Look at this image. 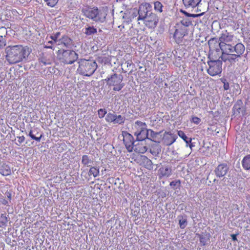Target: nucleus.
<instances>
[{"instance_id": "1", "label": "nucleus", "mask_w": 250, "mask_h": 250, "mask_svg": "<svg viewBox=\"0 0 250 250\" xmlns=\"http://www.w3.org/2000/svg\"><path fill=\"white\" fill-rule=\"evenodd\" d=\"M31 50L27 46L9 45L5 48L6 60L10 64H14L26 60Z\"/></svg>"}, {"instance_id": "2", "label": "nucleus", "mask_w": 250, "mask_h": 250, "mask_svg": "<svg viewBox=\"0 0 250 250\" xmlns=\"http://www.w3.org/2000/svg\"><path fill=\"white\" fill-rule=\"evenodd\" d=\"M82 12L86 18L94 21L101 23L105 21L107 16L106 11L96 6L84 5L82 8Z\"/></svg>"}, {"instance_id": "3", "label": "nucleus", "mask_w": 250, "mask_h": 250, "mask_svg": "<svg viewBox=\"0 0 250 250\" xmlns=\"http://www.w3.org/2000/svg\"><path fill=\"white\" fill-rule=\"evenodd\" d=\"M233 39V36L228 32L227 31H225L221 34L218 40L215 38H211L208 41V43L210 46L213 44L218 43L220 49L226 52L228 49L231 47Z\"/></svg>"}, {"instance_id": "4", "label": "nucleus", "mask_w": 250, "mask_h": 250, "mask_svg": "<svg viewBox=\"0 0 250 250\" xmlns=\"http://www.w3.org/2000/svg\"><path fill=\"white\" fill-rule=\"evenodd\" d=\"M78 71L85 76H91L97 68V64L95 61L92 60L81 59L79 62Z\"/></svg>"}, {"instance_id": "5", "label": "nucleus", "mask_w": 250, "mask_h": 250, "mask_svg": "<svg viewBox=\"0 0 250 250\" xmlns=\"http://www.w3.org/2000/svg\"><path fill=\"white\" fill-rule=\"evenodd\" d=\"M123 80V76L115 73L112 69L110 75L104 79V81L109 86H113L114 91H119L125 86V83H122Z\"/></svg>"}, {"instance_id": "6", "label": "nucleus", "mask_w": 250, "mask_h": 250, "mask_svg": "<svg viewBox=\"0 0 250 250\" xmlns=\"http://www.w3.org/2000/svg\"><path fill=\"white\" fill-rule=\"evenodd\" d=\"M57 58L64 64H71L78 60V55L73 50L60 49L58 50Z\"/></svg>"}, {"instance_id": "7", "label": "nucleus", "mask_w": 250, "mask_h": 250, "mask_svg": "<svg viewBox=\"0 0 250 250\" xmlns=\"http://www.w3.org/2000/svg\"><path fill=\"white\" fill-rule=\"evenodd\" d=\"M207 63L209 66L207 72L209 75L214 76L222 72V61L221 59L220 60L219 58L216 59L213 57L209 56Z\"/></svg>"}, {"instance_id": "8", "label": "nucleus", "mask_w": 250, "mask_h": 250, "mask_svg": "<svg viewBox=\"0 0 250 250\" xmlns=\"http://www.w3.org/2000/svg\"><path fill=\"white\" fill-rule=\"evenodd\" d=\"M153 13L152 11V6L148 3L142 4L140 6L138 10V21H145L146 18L150 16Z\"/></svg>"}, {"instance_id": "9", "label": "nucleus", "mask_w": 250, "mask_h": 250, "mask_svg": "<svg viewBox=\"0 0 250 250\" xmlns=\"http://www.w3.org/2000/svg\"><path fill=\"white\" fill-rule=\"evenodd\" d=\"M124 137V143L128 152H132L133 149L135 141L133 136L126 131L122 132Z\"/></svg>"}, {"instance_id": "10", "label": "nucleus", "mask_w": 250, "mask_h": 250, "mask_svg": "<svg viewBox=\"0 0 250 250\" xmlns=\"http://www.w3.org/2000/svg\"><path fill=\"white\" fill-rule=\"evenodd\" d=\"M105 120L107 122L112 123L114 124L123 125L125 123V118L121 115H117L109 112L106 116Z\"/></svg>"}, {"instance_id": "11", "label": "nucleus", "mask_w": 250, "mask_h": 250, "mask_svg": "<svg viewBox=\"0 0 250 250\" xmlns=\"http://www.w3.org/2000/svg\"><path fill=\"white\" fill-rule=\"evenodd\" d=\"M222 54L219 57L222 61L224 62H229L231 64H234L235 62L239 61L240 58L238 55L233 54L232 52H225V51H221Z\"/></svg>"}, {"instance_id": "12", "label": "nucleus", "mask_w": 250, "mask_h": 250, "mask_svg": "<svg viewBox=\"0 0 250 250\" xmlns=\"http://www.w3.org/2000/svg\"><path fill=\"white\" fill-rule=\"evenodd\" d=\"M245 51V47L243 44L239 42L236 44L232 43L231 47L229 48L227 52H235L236 55H238V57L241 58L242 55Z\"/></svg>"}, {"instance_id": "13", "label": "nucleus", "mask_w": 250, "mask_h": 250, "mask_svg": "<svg viewBox=\"0 0 250 250\" xmlns=\"http://www.w3.org/2000/svg\"><path fill=\"white\" fill-rule=\"evenodd\" d=\"M229 170V166L226 163L218 165L215 168L214 172L216 176L221 178L225 176Z\"/></svg>"}, {"instance_id": "14", "label": "nucleus", "mask_w": 250, "mask_h": 250, "mask_svg": "<svg viewBox=\"0 0 250 250\" xmlns=\"http://www.w3.org/2000/svg\"><path fill=\"white\" fill-rule=\"evenodd\" d=\"M158 21V16L153 13L150 16L146 18V19L144 21V22L147 27L154 28L156 26Z\"/></svg>"}, {"instance_id": "15", "label": "nucleus", "mask_w": 250, "mask_h": 250, "mask_svg": "<svg viewBox=\"0 0 250 250\" xmlns=\"http://www.w3.org/2000/svg\"><path fill=\"white\" fill-rule=\"evenodd\" d=\"M134 135L136 136L138 141H143L146 139H149V129L146 128V129L139 130L135 132Z\"/></svg>"}, {"instance_id": "16", "label": "nucleus", "mask_w": 250, "mask_h": 250, "mask_svg": "<svg viewBox=\"0 0 250 250\" xmlns=\"http://www.w3.org/2000/svg\"><path fill=\"white\" fill-rule=\"evenodd\" d=\"M38 60L40 63H42L44 65L50 64L51 63L49 55L46 52H42L40 54Z\"/></svg>"}, {"instance_id": "17", "label": "nucleus", "mask_w": 250, "mask_h": 250, "mask_svg": "<svg viewBox=\"0 0 250 250\" xmlns=\"http://www.w3.org/2000/svg\"><path fill=\"white\" fill-rule=\"evenodd\" d=\"M160 177H168L172 173L171 167L163 166L159 169Z\"/></svg>"}, {"instance_id": "18", "label": "nucleus", "mask_w": 250, "mask_h": 250, "mask_svg": "<svg viewBox=\"0 0 250 250\" xmlns=\"http://www.w3.org/2000/svg\"><path fill=\"white\" fill-rule=\"evenodd\" d=\"M183 3L187 8H196L201 0H182Z\"/></svg>"}, {"instance_id": "19", "label": "nucleus", "mask_w": 250, "mask_h": 250, "mask_svg": "<svg viewBox=\"0 0 250 250\" xmlns=\"http://www.w3.org/2000/svg\"><path fill=\"white\" fill-rule=\"evenodd\" d=\"M141 160L145 168L150 170L153 168V164L152 161L146 156L142 155L141 156Z\"/></svg>"}, {"instance_id": "20", "label": "nucleus", "mask_w": 250, "mask_h": 250, "mask_svg": "<svg viewBox=\"0 0 250 250\" xmlns=\"http://www.w3.org/2000/svg\"><path fill=\"white\" fill-rule=\"evenodd\" d=\"M0 173L3 176H8L11 174V168L8 165L5 163L0 164Z\"/></svg>"}, {"instance_id": "21", "label": "nucleus", "mask_w": 250, "mask_h": 250, "mask_svg": "<svg viewBox=\"0 0 250 250\" xmlns=\"http://www.w3.org/2000/svg\"><path fill=\"white\" fill-rule=\"evenodd\" d=\"M243 103L241 100H238L233 107L234 114L238 115L243 112Z\"/></svg>"}, {"instance_id": "22", "label": "nucleus", "mask_w": 250, "mask_h": 250, "mask_svg": "<svg viewBox=\"0 0 250 250\" xmlns=\"http://www.w3.org/2000/svg\"><path fill=\"white\" fill-rule=\"evenodd\" d=\"M165 134L167 135L165 138V140L167 146H170L175 142L177 138L176 135L170 132H165Z\"/></svg>"}, {"instance_id": "23", "label": "nucleus", "mask_w": 250, "mask_h": 250, "mask_svg": "<svg viewBox=\"0 0 250 250\" xmlns=\"http://www.w3.org/2000/svg\"><path fill=\"white\" fill-rule=\"evenodd\" d=\"M63 44L67 48H71L73 45L72 40L67 36H63L61 39H59V42Z\"/></svg>"}, {"instance_id": "24", "label": "nucleus", "mask_w": 250, "mask_h": 250, "mask_svg": "<svg viewBox=\"0 0 250 250\" xmlns=\"http://www.w3.org/2000/svg\"><path fill=\"white\" fill-rule=\"evenodd\" d=\"M192 24L191 18L187 17H183L180 21L176 23L178 27L180 26H185L188 27Z\"/></svg>"}, {"instance_id": "25", "label": "nucleus", "mask_w": 250, "mask_h": 250, "mask_svg": "<svg viewBox=\"0 0 250 250\" xmlns=\"http://www.w3.org/2000/svg\"><path fill=\"white\" fill-rule=\"evenodd\" d=\"M177 219L178 220L180 228L182 229H185L188 225L187 216L186 215H179L177 217Z\"/></svg>"}, {"instance_id": "26", "label": "nucleus", "mask_w": 250, "mask_h": 250, "mask_svg": "<svg viewBox=\"0 0 250 250\" xmlns=\"http://www.w3.org/2000/svg\"><path fill=\"white\" fill-rule=\"evenodd\" d=\"M186 35V34L183 33V31H180L179 29L176 28L174 34L173 35V37L175 39L176 42L177 43H179Z\"/></svg>"}, {"instance_id": "27", "label": "nucleus", "mask_w": 250, "mask_h": 250, "mask_svg": "<svg viewBox=\"0 0 250 250\" xmlns=\"http://www.w3.org/2000/svg\"><path fill=\"white\" fill-rule=\"evenodd\" d=\"M150 152L154 156H158L161 151V146L159 145H154L149 150Z\"/></svg>"}, {"instance_id": "28", "label": "nucleus", "mask_w": 250, "mask_h": 250, "mask_svg": "<svg viewBox=\"0 0 250 250\" xmlns=\"http://www.w3.org/2000/svg\"><path fill=\"white\" fill-rule=\"evenodd\" d=\"M242 165L245 170L250 169V154L244 157L242 161Z\"/></svg>"}, {"instance_id": "29", "label": "nucleus", "mask_w": 250, "mask_h": 250, "mask_svg": "<svg viewBox=\"0 0 250 250\" xmlns=\"http://www.w3.org/2000/svg\"><path fill=\"white\" fill-rule=\"evenodd\" d=\"M82 163L84 166L90 167V164L93 163V161L87 155H83L82 158Z\"/></svg>"}, {"instance_id": "30", "label": "nucleus", "mask_w": 250, "mask_h": 250, "mask_svg": "<svg viewBox=\"0 0 250 250\" xmlns=\"http://www.w3.org/2000/svg\"><path fill=\"white\" fill-rule=\"evenodd\" d=\"M84 33L87 36H91L97 33V29L93 26H88L85 28Z\"/></svg>"}, {"instance_id": "31", "label": "nucleus", "mask_w": 250, "mask_h": 250, "mask_svg": "<svg viewBox=\"0 0 250 250\" xmlns=\"http://www.w3.org/2000/svg\"><path fill=\"white\" fill-rule=\"evenodd\" d=\"M134 126L136 128L137 131H138L139 130L146 129V124L141 121H137L135 123Z\"/></svg>"}, {"instance_id": "32", "label": "nucleus", "mask_w": 250, "mask_h": 250, "mask_svg": "<svg viewBox=\"0 0 250 250\" xmlns=\"http://www.w3.org/2000/svg\"><path fill=\"white\" fill-rule=\"evenodd\" d=\"M8 219L5 214H1L0 216V227L4 228L6 226Z\"/></svg>"}, {"instance_id": "33", "label": "nucleus", "mask_w": 250, "mask_h": 250, "mask_svg": "<svg viewBox=\"0 0 250 250\" xmlns=\"http://www.w3.org/2000/svg\"><path fill=\"white\" fill-rule=\"evenodd\" d=\"M154 9L156 11L159 13H162L163 11V8L164 6L161 2L159 1H154Z\"/></svg>"}, {"instance_id": "34", "label": "nucleus", "mask_w": 250, "mask_h": 250, "mask_svg": "<svg viewBox=\"0 0 250 250\" xmlns=\"http://www.w3.org/2000/svg\"><path fill=\"white\" fill-rule=\"evenodd\" d=\"M99 174V169L97 167H92L89 171V175H92L94 177H96Z\"/></svg>"}, {"instance_id": "35", "label": "nucleus", "mask_w": 250, "mask_h": 250, "mask_svg": "<svg viewBox=\"0 0 250 250\" xmlns=\"http://www.w3.org/2000/svg\"><path fill=\"white\" fill-rule=\"evenodd\" d=\"M28 135L33 140H35L38 142L41 141V139L43 136L42 134H41L40 137H36L33 133L32 130H30L29 132Z\"/></svg>"}, {"instance_id": "36", "label": "nucleus", "mask_w": 250, "mask_h": 250, "mask_svg": "<svg viewBox=\"0 0 250 250\" xmlns=\"http://www.w3.org/2000/svg\"><path fill=\"white\" fill-rule=\"evenodd\" d=\"M170 186L174 189L179 188L181 186V182L179 180L173 181L170 183Z\"/></svg>"}, {"instance_id": "37", "label": "nucleus", "mask_w": 250, "mask_h": 250, "mask_svg": "<svg viewBox=\"0 0 250 250\" xmlns=\"http://www.w3.org/2000/svg\"><path fill=\"white\" fill-rule=\"evenodd\" d=\"M131 214L135 217H138L140 212V208L138 207H134L131 208Z\"/></svg>"}, {"instance_id": "38", "label": "nucleus", "mask_w": 250, "mask_h": 250, "mask_svg": "<svg viewBox=\"0 0 250 250\" xmlns=\"http://www.w3.org/2000/svg\"><path fill=\"white\" fill-rule=\"evenodd\" d=\"M178 135L185 142L188 140V137L186 134L182 130H179L177 132Z\"/></svg>"}, {"instance_id": "39", "label": "nucleus", "mask_w": 250, "mask_h": 250, "mask_svg": "<svg viewBox=\"0 0 250 250\" xmlns=\"http://www.w3.org/2000/svg\"><path fill=\"white\" fill-rule=\"evenodd\" d=\"M107 111L105 109L101 108L98 111V116L100 118H103L104 117L105 115L106 114Z\"/></svg>"}, {"instance_id": "40", "label": "nucleus", "mask_w": 250, "mask_h": 250, "mask_svg": "<svg viewBox=\"0 0 250 250\" xmlns=\"http://www.w3.org/2000/svg\"><path fill=\"white\" fill-rule=\"evenodd\" d=\"M60 35H61V33L60 32H57L55 34H54V35H51L50 36V38L52 40H54V42H59V39L58 40V39H59Z\"/></svg>"}, {"instance_id": "41", "label": "nucleus", "mask_w": 250, "mask_h": 250, "mask_svg": "<svg viewBox=\"0 0 250 250\" xmlns=\"http://www.w3.org/2000/svg\"><path fill=\"white\" fill-rule=\"evenodd\" d=\"M180 11H181V12L183 13V14H184L185 15V17H189L190 18L191 17L195 18V17H197L199 16V15L189 14V13H188L186 11L183 10H181Z\"/></svg>"}, {"instance_id": "42", "label": "nucleus", "mask_w": 250, "mask_h": 250, "mask_svg": "<svg viewBox=\"0 0 250 250\" xmlns=\"http://www.w3.org/2000/svg\"><path fill=\"white\" fill-rule=\"evenodd\" d=\"M180 26V27H178V25L176 24L175 27V28H177L180 31H183V33H184L186 35L188 34V29H187L188 27L186 26Z\"/></svg>"}, {"instance_id": "43", "label": "nucleus", "mask_w": 250, "mask_h": 250, "mask_svg": "<svg viewBox=\"0 0 250 250\" xmlns=\"http://www.w3.org/2000/svg\"><path fill=\"white\" fill-rule=\"evenodd\" d=\"M185 142L186 143V146H189L191 149L195 146L194 143L192 142V139L191 138H188V140Z\"/></svg>"}, {"instance_id": "44", "label": "nucleus", "mask_w": 250, "mask_h": 250, "mask_svg": "<svg viewBox=\"0 0 250 250\" xmlns=\"http://www.w3.org/2000/svg\"><path fill=\"white\" fill-rule=\"evenodd\" d=\"M59 0H44L47 2V4L51 7L54 6L58 2Z\"/></svg>"}, {"instance_id": "45", "label": "nucleus", "mask_w": 250, "mask_h": 250, "mask_svg": "<svg viewBox=\"0 0 250 250\" xmlns=\"http://www.w3.org/2000/svg\"><path fill=\"white\" fill-rule=\"evenodd\" d=\"M221 82L224 83L223 88L224 90H228L229 88V85L227 80L225 79H222Z\"/></svg>"}, {"instance_id": "46", "label": "nucleus", "mask_w": 250, "mask_h": 250, "mask_svg": "<svg viewBox=\"0 0 250 250\" xmlns=\"http://www.w3.org/2000/svg\"><path fill=\"white\" fill-rule=\"evenodd\" d=\"M150 132V134L149 135L150 137L153 139L156 138L158 135L160 134V132H156L153 131L151 129H149V132Z\"/></svg>"}, {"instance_id": "47", "label": "nucleus", "mask_w": 250, "mask_h": 250, "mask_svg": "<svg viewBox=\"0 0 250 250\" xmlns=\"http://www.w3.org/2000/svg\"><path fill=\"white\" fill-rule=\"evenodd\" d=\"M200 242L202 245L205 246L207 244V239L203 235L200 236Z\"/></svg>"}, {"instance_id": "48", "label": "nucleus", "mask_w": 250, "mask_h": 250, "mask_svg": "<svg viewBox=\"0 0 250 250\" xmlns=\"http://www.w3.org/2000/svg\"><path fill=\"white\" fill-rule=\"evenodd\" d=\"M201 121V119L197 117H193L192 118L191 122L196 125H198L200 123Z\"/></svg>"}, {"instance_id": "49", "label": "nucleus", "mask_w": 250, "mask_h": 250, "mask_svg": "<svg viewBox=\"0 0 250 250\" xmlns=\"http://www.w3.org/2000/svg\"><path fill=\"white\" fill-rule=\"evenodd\" d=\"M5 45V42L2 36L0 37V49Z\"/></svg>"}, {"instance_id": "50", "label": "nucleus", "mask_w": 250, "mask_h": 250, "mask_svg": "<svg viewBox=\"0 0 250 250\" xmlns=\"http://www.w3.org/2000/svg\"><path fill=\"white\" fill-rule=\"evenodd\" d=\"M17 138H18V142H19V144H21L22 143H23L24 141L25 137L23 136H19V137H17ZM17 145L18 146L20 145L19 144H17Z\"/></svg>"}, {"instance_id": "51", "label": "nucleus", "mask_w": 250, "mask_h": 250, "mask_svg": "<svg viewBox=\"0 0 250 250\" xmlns=\"http://www.w3.org/2000/svg\"><path fill=\"white\" fill-rule=\"evenodd\" d=\"M147 150V147L146 146H144L141 148L140 149L139 152L141 153H144L146 152Z\"/></svg>"}, {"instance_id": "52", "label": "nucleus", "mask_w": 250, "mask_h": 250, "mask_svg": "<svg viewBox=\"0 0 250 250\" xmlns=\"http://www.w3.org/2000/svg\"><path fill=\"white\" fill-rule=\"evenodd\" d=\"M239 234L237 233V234H231V239L233 241H237V235H238Z\"/></svg>"}, {"instance_id": "53", "label": "nucleus", "mask_w": 250, "mask_h": 250, "mask_svg": "<svg viewBox=\"0 0 250 250\" xmlns=\"http://www.w3.org/2000/svg\"><path fill=\"white\" fill-rule=\"evenodd\" d=\"M132 63L131 61H127L125 62V64L127 67L130 66L132 65Z\"/></svg>"}, {"instance_id": "54", "label": "nucleus", "mask_w": 250, "mask_h": 250, "mask_svg": "<svg viewBox=\"0 0 250 250\" xmlns=\"http://www.w3.org/2000/svg\"><path fill=\"white\" fill-rule=\"evenodd\" d=\"M6 194L7 195V198L10 201L11 200V194L10 192H6Z\"/></svg>"}, {"instance_id": "55", "label": "nucleus", "mask_w": 250, "mask_h": 250, "mask_svg": "<svg viewBox=\"0 0 250 250\" xmlns=\"http://www.w3.org/2000/svg\"><path fill=\"white\" fill-rule=\"evenodd\" d=\"M44 48L52 49V46L51 45L46 44L44 45Z\"/></svg>"}, {"instance_id": "56", "label": "nucleus", "mask_w": 250, "mask_h": 250, "mask_svg": "<svg viewBox=\"0 0 250 250\" xmlns=\"http://www.w3.org/2000/svg\"><path fill=\"white\" fill-rule=\"evenodd\" d=\"M57 43L56 42H54V40H51V41H48L47 42V44H50L51 45L53 44V43Z\"/></svg>"}, {"instance_id": "57", "label": "nucleus", "mask_w": 250, "mask_h": 250, "mask_svg": "<svg viewBox=\"0 0 250 250\" xmlns=\"http://www.w3.org/2000/svg\"><path fill=\"white\" fill-rule=\"evenodd\" d=\"M2 204L4 205H6L8 204V201L5 199L3 200V201H2Z\"/></svg>"}, {"instance_id": "58", "label": "nucleus", "mask_w": 250, "mask_h": 250, "mask_svg": "<svg viewBox=\"0 0 250 250\" xmlns=\"http://www.w3.org/2000/svg\"><path fill=\"white\" fill-rule=\"evenodd\" d=\"M247 53H248V52H250V48H249V47H247Z\"/></svg>"}, {"instance_id": "59", "label": "nucleus", "mask_w": 250, "mask_h": 250, "mask_svg": "<svg viewBox=\"0 0 250 250\" xmlns=\"http://www.w3.org/2000/svg\"><path fill=\"white\" fill-rule=\"evenodd\" d=\"M236 86H237V87H239V85H238V84H237V85H236Z\"/></svg>"}, {"instance_id": "60", "label": "nucleus", "mask_w": 250, "mask_h": 250, "mask_svg": "<svg viewBox=\"0 0 250 250\" xmlns=\"http://www.w3.org/2000/svg\"><path fill=\"white\" fill-rule=\"evenodd\" d=\"M247 55V54H246L245 57H246Z\"/></svg>"}]
</instances>
